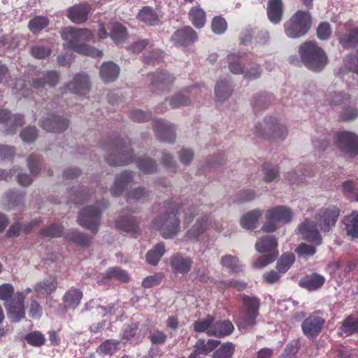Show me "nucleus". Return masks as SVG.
Returning a JSON list of instances; mask_svg holds the SVG:
<instances>
[{"instance_id":"21","label":"nucleus","mask_w":358,"mask_h":358,"mask_svg":"<svg viewBox=\"0 0 358 358\" xmlns=\"http://www.w3.org/2000/svg\"><path fill=\"white\" fill-rule=\"evenodd\" d=\"M173 81L172 76L167 73H156L152 76L151 86L155 92L168 89Z\"/></svg>"},{"instance_id":"22","label":"nucleus","mask_w":358,"mask_h":358,"mask_svg":"<svg viewBox=\"0 0 358 358\" xmlns=\"http://www.w3.org/2000/svg\"><path fill=\"white\" fill-rule=\"evenodd\" d=\"M325 282L324 276L316 273H312L299 280L300 287L309 291H315L322 287Z\"/></svg>"},{"instance_id":"40","label":"nucleus","mask_w":358,"mask_h":358,"mask_svg":"<svg viewBox=\"0 0 358 358\" xmlns=\"http://www.w3.org/2000/svg\"><path fill=\"white\" fill-rule=\"evenodd\" d=\"M138 18L148 25H155L159 21L157 15L150 7H144L140 10Z\"/></svg>"},{"instance_id":"7","label":"nucleus","mask_w":358,"mask_h":358,"mask_svg":"<svg viewBox=\"0 0 358 358\" xmlns=\"http://www.w3.org/2000/svg\"><path fill=\"white\" fill-rule=\"evenodd\" d=\"M310 23L309 13L299 10L285 23V33L289 38H299L306 34L310 27Z\"/></svg>"},{"instance_id":"4","label":"nucleus","mask_w":358,"mask_h":358,"mask_svg":"<svg viewBox=\"0 0 358 358\" xmlns=\"http://www.w3.org/2000/svg\"><path fill=\"white\" fill-rule=\"evenodd\" d=\"M299 53L305 66L311 71H320L327 64L326 54L315 42L309 41L301 44Z\"/></svg>"},{"instance_id":"55","label":"nucleus","mask_w":358,"mask_h":358,"mask_svg":"<svg viewBox=\"0 0 358 358\" xmlns=\"http://www.w3.org/2000/svg\"><path fill=\"white\" fill-rule=\"evenodd\" d=\"M169 104L173 108L188 106L190 103L189 98L183 94L179 93L169 99Z\"/></svg>"},{"instance_id":"34","label":"nucleus","mask_w":358,"mask_h":358,"mask_svg":"<svg viewBox=\"0 0 358 358\" xmlns=\"http://www.w3.org/2000/svg\"><path fill=\"white\" fill-rule=\"evenodd\" d=\"M355 333H358V319L349 316L343 322L340 334L347 336Z\"/></svg>"},{"instance_id":"49","label":"nucleus","mask_w":358,"mask_h":358,"mask_svg":"<svg viewBox=\"0 0 358 358\" xmlns=\"http://www.w3.org/2000/svg\"><path fill=\"white\" fill-rule=\"evenodd\" d=\"M127 36L126 28L119 23H113L110 31V37L115 42L122 41Z\"/></svg>"},{"instance_id":"5","label":"nucleus","mask_w":358,"mask_h":358,"mask_svg":"<svg viewBox=\"0 0 358 358\" xmlns=\"http://www.w3.org/2000/svg\"><path fill=\"white\" fill-rule=\"evenodd\" d=\"M257 136L273 140H282L287 135V129L275 117H268L257 123L255 127Z\"/></svg>"},{"instance_id":"24","label":"nucleus","mask_w":358,"mask_h":358,"mask_svg":"<svg viewBox=\"0 0 358 358\" xmlns=\"http://www.w3.org/2000/svg\"><path fill=\"white\" fill-rule=\"evenodd\" d=\"M132 174L129 171H124L117 176L110 190L111 194L113 196L120 195L122 193L124 187L132 181Z\"/></svg>"},{"instance_id":"63","label":"nucleus","mask_w":358,"mask_h":358,"mask_svg":"<svg viewBox=\"0 0 358 358\" xmlns=\"http://www.w3.org/2000/svg\"><path fill=\"white\" fill-rule=\"evenodd\" d=\"M31 55L37 59H43L50 54V50L41 45H35L31 49Z\"/></svg>"},{"instance_id":"18","label":"nucleus","mask_w":358,"mask_h":358,"mask_svg":"<svg viewBox=\"0 0 358 358\" xmlns=\"http://www.w3.org/2000/svg\"><path fill=\"white\" fill-rule=\"evenodd\" d=\"M170 264L174 272L187 273L190 271L192 259L189 257L176 254L171 257Z\"/></svg>"},{"instance_id":"17","label":"nucleus","mask_w":358,"mask_h":358,"mask_svg":"<svg viewBox=\"0 0 358 358\" xmlns=\"http://www.w3.org/2000/svg\"><path fill=\"white\" fill-rule=\"evenodd\" d=\"M67 88L72 93L85 95L90 89L89 79L87 75L79 73L67 85Z\"/></svg>"},{"instance_id":"56","label":"nucleus","mask_w":358,"mask_h":358,"mask_svg":"<svg viewBox=\"0 0 358 358\" xmlns=\"http://www.w3.org/2000/svg\"><path fill=\"white\" fill-rule=\"evenodd\" d=\"M63 228L58 224H51L41 231V235L43 237L53 238L59 237L62 235Z\"/></svg>"},{"instance_id":"51","label":"nucleus","mask_w":358,"mask_h":358,"mask_svg":"<svg viewBox=\"0 0 358 358\" xmlns=\"http://www.w3.org/2000/svg\"><path fill=\"white\" fill-rule=\"evenodd\" d=\"M48 24V20L46 17L38 16L29 22V27L33 33H38Z\"/></svg>"},{"instance_id":"33","label":"nucleus","mask_w":358,"mask_h":358,"mask_svg":"<svg viewBox=\"0 0 358 358\" xmlns=\"http://www.w3.org/2000/svg\"><path fill=\"white\" fill-rule=\"evenodd\" d=\"M234 325L229 320H215L214 323V331H216L215 337H224L228 336L234 331Z\"/></svg>"},{"instance_id":"20","label":"nucleus","mask_w":358,"mask_h":358,"mask_svg":"<svg viewBox=\"0 0 358 358\" xmlns=\"http://www.w3.org/2000/svg\"><path fill=\"white\" fill-rule=\"evenodd\" d=\"M215 318L210 315L206 317L194 321L193 323L194 331L198 333H206L208 336H215L214 331Z\"/></svg>"},{"instance_id":"8","label":"nucleus","mask_w":358,"mask_h":358,"mask_svg":"<svg viewBox=\"0 0 358 358\" xmlns=\"http://www.w3.org/2000/svg\"><path fill=\"white\" fill-rule=\"evenodd\" d=\"M243 309L237 320V326L240 329H248L255 324L259 306V301L255 297L243 296Z\"/></svg>"},{"instance_id":"38","label":"nucleus","mask_w":358,"mask_h":358,"mask_svg":"<svg viewBox=\"0 0 358 358\" xmlns=\"http://www.w3.org/2000/svg\"><path fill=\"white\" fill-rule=\"evenodd\" d=\"M165 252L164 245L162 243H157L152 250L148 252L146 255L147 262L152 265H157Z\"/></svg>"},{"instance_id":"36","label":"nucleus","mask_w":358,"mask_h":358,"mask_svg":"<svg viewBox=\"0 0 358 358\" xmlns=\"http://www.w3.org/2000/svg\"><path fill=\"white\" fill-rule=\"evenodd\" d=\"M116 225L120 229L132 234H137L139 232L137 222L131 217H122L117 220Z\"/></svg>"},{"instance_id":"37","label":"nucleus","mask_w":358,"mask_h":358,"mask_svg":"<svg viewBox=\"0 0 358 358\" xmlns=\"http://www.w3.org/2000/svg\"><path fill=\"white\" fill-rule=\"evenodd\" d=\"M0 123H4L11 127L22 125L23 117L20 115H10L6 110H0Z\"/></svg>"},{"instance_id":"43","label":"nucleus","mask_w":358,"mask_h":358,"mask_svg":"<svg viewBox=\"0 0 358 358\" xmlns=\"http://www.w3.org/2000/svg\"><path fill=\"white\" fill-rule=\"evenodd\" d=\"M340 43L345 48H355L358 44V28L350 31V32L340 38Z\"/></svg>"},{"instance_id":"27","label":"nucleus","mask_w":358,"mask_h":358,"mask_svg":"<svg viewBox=\"0 0 358 358\" xmlns=\"http://www.w3.org/2000/svg\"><path fill=\"white\" fill-rule=\"evenodd\" d=\"M267 15L273 23H279L282 15V0H268L267 3Z\"/></svg>"},{"instance_id":"58","label":"nucleus","mask_w":358,"mask_h":358,"mask_svg":"<svg viewBox=\"0 0 358 358\" xmlns=\"http://www.w3.org/2000/svg\"><path fill=\"white\" fill-rule=\"evenodd\" d=\"M211 28L215 34H222L227 30V24L224 18L216 17L212 21Z\"/></svg>"},{"instance_id":"41","label":"nucleus","mask_w":358,"mask_h":358,"mask_svg":"<svg viewBox=\"0 0 358 358\" xmlns=\"http://www.w3.org/2000/svg\"><path fill=\"white\" fill-rule=\"evenodd\" d=\"M232 90L227 82L221 81L217 83L215 87L216 99L222 102L227 99L231 94Z\"/></svg>"},{"instance_id":"26","label":"nucleus","mask_w":358,"mask_h":358,"mask_svg":"<svg viewBox=\"0 0 358 358\" xmlns=\"http://www.w3.org/2000/svg\"><path fill=\"white\" fill-rule=\"evenodd\" d=\"M263 215L261 209H255L244 214L241 219V225L245 229H254L257 227V222Z\"/></svg>"},{"instance_id":"42","label":"nucleus","mask_w":358,"mask_h":358,"mask_svg":"<svg viewBox=\"0 0 358 358\" xmlns=\"http://www.w3.org/2000/svg\"><path fill=\"white\" fill-rule=\"evenodd\" d=\"M235 351V346L232 343H224L216 350L212 358H232Z\"/></svg>"},{"instance_id":"6","label":"nucleus","mask_w":358,"mask_h":358,"mask_svg":"<svg viewBox=\"0 0 358 358\" xmlns=\"http://www.w3.org/2000/svg\"><path fill=\"white\" fill-rule=\"evenodd\" d=\"M293 216L291 209L285 206H277L268 209L266 214V222L262 227V231L265 233H273L278 229V224L289 222Z\"/></svg>"},{"instance_id":"57","label":"nucleus","mask_w":358,"mask_h":358,"mask_svg":"<svg viewBox=\"0 0 358 358\" xmlns=\"http://www.w3.org/2000/svg\"><path fill=\"white\" fill-rule=\"evenodd\" d=\"M14 291V287L11 284H2L0 285V300L4 301L5 303H9V300L13 297Z\"/></svg>"},{"instance_id":"28","label":"nucleus","mask_w":358,"mask_h":358,"mask_svg":"<svg viewBox=\"0 0 358 358\" xmlns=\"http://www.w3.org/2000/svg\"><path fill=\"white\" fill-rule=\"evenodd\" d=\"M278 247V241L273 236H265L257 239L255 249L258 252H272Z\"/></svg>"},{"instance_id":"46","label":"nucleus","mask_w":358,"mask_h":358,"mask_svg":"<svg viewBox=\"0 0 358 358\" xmlns=\"http://www.w3.org/2000/svg\"><path fill=\"white\" fill-rule=\"evenodd\" d=\"M350 96L340 92H330L327 96V101L331 106L342 105L348 102Z\"/></svg>"},{"instance_id":"35","label":"nucleus","mask_w":358,"mask_h":358,"mask_svg":"<svg viewBox=\"0 0 358 358\" xmlns=\"http://www.w3.org/2000/svg\"><path fill=\"white\" fill-rule=\"evenodd\" d=\"M263 180L266 182H271L279 178V167L270 163L262 165Z\"/></svg>"},{"instance_id":"60","label":"nucleus","mask_w":358,"mask_h":358,"mask_svg":"<svg viewBox=\"0 0 358 358\" xmlns=\"http://www.w3.org/2000/svg\"><path fill=\"white\" fill-rule=\"evenodd\" d=\"M138 168L146 173H153L156 170L155 163L150 159H143L138 162Z\"/></svg>"},{"instance_id":"45","label":"nucleus","mask_w":358,"mask_h":358,"mask_svg":"<svg viewBox=\"0 0 358 358\" xmlns=\"http://www.w3.org/2000/svg\"><path fill=\"white\" fill-rule=\"evenodd\" d=\"M119 345L117 340H107L99 346L97 352L102 355H113L118 349Z\"/></svg>"},{"instance_id":"30","label":"nucleus","mask_w":358,"mask_h":358,"mask_svg":"<svg viewBox=\"0 0 358 358\" xmlns=\"http://www.w3.org/2000/svg\"><path fill=\"white\" fill-rule=\"evenodd\" d=\"M59 80V76L55 71L48 72L45 78H37L33 80L32 86L36 89L44 87L45 85L54 87Z\"/></svg>"},{"instance_id":"3","label":"nucleus","mask_w":358,"mask_h":358,"mask_svg":"<svg viewBox=\"0 0 358 358\" xmlns=\"http://www.w3.org/2000/svg\"><path fill=\"white\" fill-rule=\"evenodd\" d=\"M182 208L185 213V219L189 222L198 214V209L194 206L179 207L171 209V212L166 213L164 215L157 217L152 223V227L160 231L162 236L164 238H171L175 236L180 230V221L177 217L179 209Z\"/></svg>"},{"instance_id":"53","label":"nucleus","mask_w":358,"mask_h":358,"mask_svg":"<svg viewBox=\"0 0 358 358\" xmlns=\"http://www.w3.org/2000/svg\"><path fill=\"white\" fill-rule=\"evenodd\" d=\"M277 256L278 252L260 256L253 262L252 266L255 268H262L274 262Z\"/></svg>"},{"instance_id":"23","label":"nucleus","mask_w":358,"mask_h":358,"mask_svg":"<svg viewBox=\"0 0 358 358\" xmlns=\"http://www.w3.org/2000/svg\"><path fill=\"white\" fill-rule=\"evenodd\" d=\"M344 229L351 239L358 238V213L352 212L345 216L343 220Z\"/></svg>"},{"instance_id":"12","label":"nucleus","mask_w":358,"mask_h":358,"mask_svg":"<svg viewBox=\"0 0 358 358\" xmlns=\"http://www.w3.org/2000/svg\"><path fill=\"white\" fill-rule=\"evenodd\" d=\"M324 320L319 316L310 315L301 324L303 334L309 338H314L321 332L324 324Z\"/></svg>"},{"instance_id":"2","label":"nucleus","mask_w":358,"mask_h":358,"mask_svg":"<svg viewBox=\"0 0 358 358\" xmlns=\"http://www.w3.org/2000/svg\"><path fill=\"white\" fill-rule=\"evenodd\" d=\"M93 36L92 32L87 29H77L73 27H65L61 32L66 49L92 57H101L103 52L94 47L86 44Z\"/></svg>"},{"instance_id":"44","label":"nucleus","mask_w":358,"mask_h":358,"mask_svg":"<svg viewBox=\"0 0 358 358\" xmlns=\"http://www.w3.org/2000/svg\"><path fill=\"white\" fill-rule=\"evenodd\" d=\"M295 261L293 253H285L277 262L276 268L280 273H285Z\"/></svg>"},{"instance_id":"62","label":"nucleus","mask_w":358,"mask_h":358,"mask_svg":"<svg viewBox=\"0 0 358 358\" xmlns=\"http://www.w3.org/2000/svg\"><path fill=\"white\" fill-rule=\"evenodd\" d=\"M228 59L229 67L231 73L234 74H241L243 73V66L238 59H236L234 55H230L229 56Z\"/></svg>"},{"instance_id":"48","label":"nucleus","mask_w":358,"mask_h":358,"mask_svg":"<svg viewBox=\"0 0 358 358\" xmlns=\"http://www.w3.org/2000/svg\"><path fill=\"white\" fill-rule=\"evenodd\" d=\"M24 338L29 344L35 347H40L45 342L44 335L38 331H35L27 334Z\"/></svg>"},{"instance_id":"39","label":"nucleus","mask_w":358,"mask_h":358,"mask_svg":"<svg viewBox=\"0 0 358 358\" xmlns=\"http://www.w3.org/2000/svg\"><path fill=\"white\" fill-rule=\"evenodd\" d=\"M221 264L225 267L229 273H238L241 271V266L238 263L237 257L231 255L222 257Z\"/></svg>"},{"instance_id":"54","label":"nucleus","mask_w":358,"mask_h":358,"mask_svg":"<svg viewBox=\"0 0 358 358\" xmlns=\"http://www.w3.org/2000/svg\"><path fill=\"white\" fill-rule=\"evenodd\" d=\"M33 227L31 223L21 224L20 223L13 224L7 232V236L9 237L17 236L20 234V231L29 232Z\"/></svg>"},{"instance_id":"61","label":"nucleus","mask_w":358,"mask_h":358,"mask_svg":"<svg viewBox=\"0 0 358 358\" xmlns=\"http://www.w3.org/2000/svg\"><path fill=\"white\" fill-rule=\"evenodd\" d=\"M331 34V29L328 22L320 23L317 28V37L321 40L327 39Z\"/></svg>"},{"instance_id":"1","label":"nucleus","mask_w":358,"mask_h":358,"mask_svg":"<svg viewBox=\"0 0 358 358\" xmlns=\"http://www.w3.org/2000/svg\"><path fill=\"white\" fill-rule=\"evenodd\" d=\"M339 215L336 208L320 210L315 217V220L306 219L298 227L299 233L302 238L319 245L322 243V236L319 230L328 232L335 225Z\"/></svg>"},{"instance_id":"19","label":"nucleus","mask_w":358,"mask_h":358,"mask_svg":"<svg viewBox=\"0 0 358 358\" xmlns=\"http://www.w3.org/2000/svg\"><path fill=\"white\" fill-rule=\"evenodd\" d=\"M154 129L157 138L163 141L171 142L174 140L175 134L173 126L162 120L155 121Z\"/></svg>"},{"instance_id":"64","label":"nucleus","mask_w":358,"mask_h":358,"mask_svg":"<svg viewBox=\"0 0 358 358\" xmlns=\"http://www.w3.org/2000/svg\"><path fill=\"white\" fill-rule=\"evenodd\" d=\"M42 310L41 306L36 300H31L29 309V315L31 317L39 319L42 315Z\"/></svg>"},{"instance_id":"59","label":"nucleus","mask_w":358,"mask_h":358,"mask_svg":"<svg viewBox=\"0 0 358 358\" xmlns=\"http://www.w3.org/2000/svg\"><path fill=\"white\" fill-rule=\"evenodd\" d=\"M315 245H311L303 243L299 245L295 251L299 256L307 257L309 256H313L315 253Z\"/></svg>"},{"instance_id":"25","label":"nucleus","mask_w":358,"mask_h":358,"mask_svg":"<svg viewBox=\"0 0 358 358\" xmlns=\"http://www.w3.org/2000/svg\"><path fill=\"white\" fill-rule=\"evenodd\" d=\"M120 68L112 62H105L101 65L100 76L105 83L115 80L119 75Z\"/></svg>"},{"instance_id":"47","label":"nucleus","mask_w":358,"mask_h":358,"mask_svg":"<svg viewBox=\"0 0 358 358\" xmlns=\"http://www.w3.org/2000/svg\"><path fill=\"white\" fill-rule=\"evenodd\" d=\"M57 287V282L55 279L50 278L36 285V291L40 294H49L52 293Z\"/></svg>"},{"instance_id":"9","label":"nucleus","mask_w":358,"mask_h":358,"mask_svg":"<svg viewBox=\"0 0 358 358\" xmlns=\"http://www.w3.org/2000/svg\"><path fill=\"white\" fill-rule=\"evenodd\" d=\"M101 210L95 206L83 208L78 215V221L80 226L96 234L98 231Z\"/></svg>"},{"instance_id":"16","label":"nucleus","mask_w":358,"mask_h":358,"mask_svg":"<svg viewBox=\"0 0 358 358\" xmlns=\"http://www.w3.org/2000/svg\"><path fill=\"white\" fill-rule=\"evenodd\" d=\"M89 4H78L69 8L68 17L75 24H82L87 20L90 11Z\"/></svg>"},{"instance_id":"15","label":"nucleus","mask_w":358,"mask_h":358,"mask_svg":"<svg viewBox=\"0 0 358 358\" xmlns=\"http://www.w3.org/2000/svg\"><path fill=\"white\" fill-rule=\"evenodd\" d=\"M220 341L215 339H199L195 343L194 350L189 355V358H198L199 355H208L211 352L215 350L220 345Z\"/></svg>"},{"instance_id":"14","label":"nucleus","mask_w":358,"mask_h":358,"mask_svg":"<svg viewBox=\"0 0 358 358\" xmlns=\"http://www.w3.org/2000/svg\"><path fill=\"white\" fill-rule=\"evenodd\" d=\"M69 126L66 119L52 114L48 115L41 120V127L50 132H62Z\"/></svg>"},{"instance_id":"11","label":"nucleus","mask_w":358,"mask_h":358,"mask_svg":"<svg viewBox=\"0 0 358 358\" xmlns=\"http://www.w3.org/2000/svg\"><path fill=\"white\" fill-rule=\"evenodd\" d=\"M25 295L23 292L17 294L15 299L9 303H5L8 318L15 322H17L25 316L24 307Z\"/></svg>"},{"instance_id":"52","label":"nucleus","mask_w":358,"mask_h":358,"mask_svg":"<svg viewBox=\"0 0 358 358\" xmlns=\"http://www.w3.org/2000/svg\"><path fill=\"white\" fill-rule=\"evenodd\" d=\"M106 278H115L122 282H127L129 280L127 272L117 267L110 268L106 273Z\"/></svg>"},{"instance_id":"29","label":"nucleus","mask_w":358,"mask_h":358,"mask_svg":"<svg viewBox=\"0 0 358 358\" xmlns=\"http://www.w3.org/2000/svg\"><path fill=\"white\" fill-rule=\"evenodd\" d=\"M83 297V292L78 289H71L64 296L65 306L68 308H76Z\"/></svg>"},{"instance_id":"31","label":"nucleus","mask_w":358,"mask_h":358,"mask_svg":"<svg viewBox=\"0 0 358 358\" xmlns=\"http://www.w3.org/2000/svg\"><path fill=\"white\" fill-rule=\"evenodd\" d=\"M208 220L207 219L198 220L187 231L186 238L189 240H196L208 229Z\"/></svg>"},{"instance_id":"10","label":"nucleus","mask_w":358,"mask_h":358,"mask_svg":"<svg viewBox=\"0 0 358 358\" xmlns=\"http://www.w3.org/2000/svg\"><path fill=\"white\" fill-rule=\"evenodd\" d=\"M336 143L343 152L350 156L358 154V136L352 133H338L336 136Z\"/></svg>"},{"instance_id":"13","label":"nucleus","mask_w":358,"mask_h":358,"mask_svg":"<svg viewBox=\"0 0 358 358\" xmlns=\"http://www.w3.org/2000/svg\"><path fill=\"white\" fill-rule=\"evenodd\" d=\"M198 38L196 32L190 27H185L176 31L171 36V41L176 46H187Z\"/></svg>"},{"instance_id":"50","label":"nucleus","mask_w":358,"mask_h":358,"mask_svg":"<svg viewBox=\"0 0 358 358\" xmlns=\"http://www.w3.org/2000/svg\"><path fill=\"white\" fill-rule=\"evenodd\" d=\"M121 158L119 159H115L112 157L107 158V162L112 166L124 165L127 164L131 162L132 155L131 152L128 150H122L120 153Z\"/></svg>"},{"instance_id":"32","label":"nucleus","mask_w":358,"mask_h":358,"mask_svg":"<svg viewBox=\"0 0 358 358\" xmlns=\"http://www.w3.org/2000/svg\"><path fill=\"white\" fill-rule=\"evenodd\" d=\"M189 15L192 24L196 28H202L206 23V13L199 6L192 7Z\"/></svg>"}]
</instances>
